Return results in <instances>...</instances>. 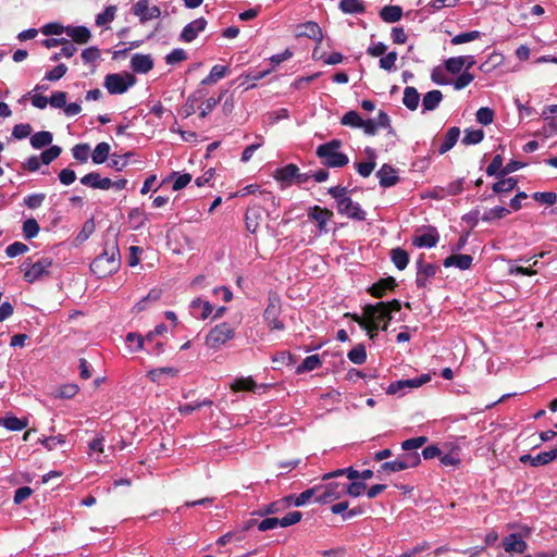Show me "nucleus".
Masks as SVG:
<instances>
[{
    "mask_svg": "<svg viewBox=\"0 0 557 557\" xmlns=\"http://www.w3.org/2000/svg\"><path fill=\"white\" fill-rule=\"evenodd\" d=\"M401 308L400 301H380L375 305H367L363 308V317L355 318L356 322L368 332L370 338H374L382 324V330H387L392 320V313L398 312Z\"/></svg>",
    "mask_w": 557,
    "mask_h": 557,
    "instance_id": "nucleus-1",
    "label": "nucleus"
},
{
    "mask_svg": "<svg viewBox=\"0 0 557 557\" xmlns=\"http://www.w3.org/2000/svg\"><path fill=\"white\" fill-rule=\"evenodd\" d=\"M120 251L116 243L107 245L103 251L90 263V270L98 277L115 273L120 268Z\"/></svg>",
    "mask_w": 557,
    "mask_h": 557,
    "instance_id": "nucleus-2",
    "label": "nucleus"
},
{
    "mask_svg": "<svg viewBox=\"0 0 557 557\" xmlns=\"http://www.w3.org/2000/svg\"><path fill=\"white\" fill-rule=\"evenodd\" d=\"M342 141L333 139L329 143L320 145L317 148V154L323 159V163L331 168H342L348 163V157L339 151Z\"/></svg>",
    "mask_w": 557,
    "mask_h": 557,
    "instance_id": "nucleus-3",
    "label": "nucleus"
},
{
    "mask_svg": "<svg viewBox=\"0 0 557 557\" xmlns=\"http://www.w3.org/2000/svg\"><path fill=\"white\" fill-rule=\"evenodd\" d=\"M273 178L280 184L281 188H287L292 185H301L310 180L309 173H300L296 164L289 163L278 168L273 173Z\"/></svg>",
    "mask_w": 557,
    "mask_h": 557,
    "instance_id": "nucleus-4",
    "label": "nucleus"
},
{
    "mask_svg": "<svg viewBox=\"0 0 557 557\" xmlns=\"http://www.w3.org/2000/svg\"><path fill=\"white\" fill-rule=\"evenodd\" d=\"M235 335V329L227 322L215 325L207 334L205 344L208 348L216 350L231 341Z\"/></svg>",
    "mask_w": 557,
    "mask_h": 557,
    "instance_id": "nucleus-5",
    "label": "nucleus"
},
{
    "mask_svg": "<svg viewBox=\"0 0 557 557\" xmlns=\"http://www.w3.org/2000/svg\"><path fill=\"white\" fill-rule=\"evenodd\" d=\"M135 77L129 73L108 74L104 77V87L111 95H121L135 84Z\"/></svg>",
    "mask_w": 557,
    "mask_h": 557,
    "instance_id": "nucleus-6",
    "label": "nucleus"
},
{
    "mask_svg": "<svg viewBox=\"0 0 557 557\" xmlns=\"http://www.w3.org/2000/svg\"><path fill=\"white\" fill-rule=\"evenodd\" d=\"M421 459L418 453H408L399 456L393 461H386L381 465L379 472L391 473L417 467Z\"/></svg>",
    "mask_w": 557,
    "mask_h": 557,
    "instance_id": "nucleus-7",
    "label": "nucleus"
},
{
    "mask_svg": "<svg viewBox=\"0 0 557 557\" xmlns=\"http://www.w3.org/2000/svg\"><path fill=\"white\" fill-rule=\"evenodd\" d=\"M51 265L52 260L50 258H41L33 264L24 262L22 265V271L24 272L25 281L28 283H34L42 278L49 274V268Z\"/></svg>",
    "mask_w": 557,
    "mask_h": 557,
    "instance_id": "nucleus-8",
    "label": "nucleus"
},
{
    "mask_svg": "<svg viewBox=\"0 0 557 557\" xmlns=\"http://www.w3.org/2000/svg\"><path fill=\"white\" fill-rule=\"evenodd\" d=\"M281 306L276 298H270L268 306L263 312L264 322L270 331H284L285 324L280 319Z\"/></svg>",
    "mask_w": 557,
    "mask_h": 557,
    "instance_id": "nucleus-9",
    "label": "nucleus"
},
{
    "mask_svg": "<svg viewBox=\"0 0 557 557\" xmlns=\"http://www.w3.org/2000/svg\"><path fill=\"white\" fill-rule=\"evenodd\" d=\"M319 488L318 503L327 504L339 499L345 495V483L330 481L325 484H318Z\"/></svg>",
    "mask_w": 557,
    "mask_h": 557,
    "instance_id": "nucleus-10",
    "label": "nucleus"
},
{
    "mask_svg": "<svg viewBox=\"0 0 557 557\" xmlns=\"http://www.w3.org/2000/svg\"><path fill=\"white\" fill-rule=\"evenodd\" d=\"M132 13L138 17L141 24L159 18L161 10L158 5H151L149 0H138L132 5Z\"/></svg>",
    "mask_w": 557,
    "mask_h": 557,
    "instance_id": "nucleus-11",
    "label": "nucleus"
},
{
    "mask_svg": "<svg viewBox=\"0 0 557 557\" xmlns=\"http://www.w3.org/2000/svg\"><path fill=\"white\" fill-rule=\"evenodd\" d=\"M438 268L433 263H425L422 259L417 261L416 284L418 288H426L437 273Z\"/></svg>",
    "mask_w": 557,
    "mask_h": 557,
    "instance_id": "nucleus-12",
    "label": "nucleus"
},
{
    "mask_svg": "<svg viewBox=\"0 0 557 557\" xmlns=\"http://www.w3.org/2000/svg\"><path fill=\"white\" fill-rule=\"evenodd\" d=\"M207 20L205 17H198L187 25H185L178 36L180 41L182 42H193L200 33H202L207 27Z\"/></svg>",
    "mask_w": 557,
    "mask_h": 557,
    "instance_id": "nucleus-13",
    "label": "nucleus"
},
{
    "mask_svg": "<svg viewBox=\"0 0 557 557\" xmlns=\"http://www.w3.org/2000/svg\"><path fill=\"white\" fill-rule=\"evenodd\" d=\"M337 210L341 214H344L349 219L357 221L366 220V211L362 210L358 202L352 201L350 197L341 199Z\"/></svg>",
    "mask_w": 557,
    "mask_h": 557,
    "instance_id": "nucleus-14",
    "label": "nucleus"
},
{
    "mask_svg": "<svg viewBox=\"0 0 557 557\" xmlns=\"http://www.w3.org/2000/svg\"><path fill=\"white\" fill-rule=\"evenodd\" d=\"M503 547L510 555L523 554L528 549V544L520 533H511L504 537Z\"/></svg>",
    "mask_w": 557,
    "mask_h": 557,
    "instance_id": "nucleus-15",
    "label": "nucleus"
},
{
    "mask_svg": "<svg viewBox=\"0 0 557 557\" xmlns=\"http://www.w3.org/2000/svg\"><path fill=\"white\" fill-rule=\"evenodd\" d=\"M332 216V211L325 208H321L319 206H313L309 208L308 211V218L318 224V230L320 234L327 232L326 224Z\"/></svg>",
    "mask_w": 557,
    "mask_h": 557,
    "instance_id": "nucleus-16",
    "label": "nucleus"
},
{
    "mask_svg": "<svg viewBox=\"0 0 557 557\" xmlns=\"http://www.w3.org/2000/svg\"><path fill=\"white\" fill-rule=\"evenodd\" d=\"M319 488L320 487H317V485H314L313 487L304 491L297 496L288 495L282 499V503H284L285 506L294 505L296 507H301L306 505L311 498H314V502L318 503Z\"/></svg>",
    "mask_w": 557,
    "mask_h": 557,
    "instance_id": "nucleus-17",
    "label": "nucleus"
},
{
    "mask_svg": "<svg viewBox=\"0 0 557 557\" xmlns=\"http://www.w3.org/2000/svg\"><path fill=\"white\" fill-rule=\"evenodd\" d=\"M430 380L429 375H422L417 379H409V380H399L397 382L392 383L388 388V394H397L406 388H416L420 387L424 383H426Z\"/></svg>",
    "mask_w": 557,
    "mask_h": 557,
    "instance_id": "nucleus-18",
    "label": "nucleus"
},
{
    "mask_svg": "<svg viewBox=\"0 0 557 557\" xmlns=\"http://www.w3.org/2000/svg\"><path fill=\"white\" fill-rule=\"evenodd\" d=\"M131 67L134 72L146 74L153 67L150 54L135 53L131 59Z\"/></svg>",
    "mask_w": 557,
    "mask_h": 557,
    "instance_id": "nucleus-19",
    "label": "nucleus"
},
{
    "mask_svg": "<svg viewBox=\"0 0 557 557\" xmlns=\"http://www.w3.org/2000/svg\"><path fill=\"white\" fill-rule=\"evenodd\" d=\"M190 314L199 320H206L212 313V306L208 300H203L201 298H196L191 301L190 306Z\"/></svg>",
    "mask_w": 557,
    "mask_h": 557,
    "instance_id": "nucleus-20",
    "label": "nucleus"
},
{
    "mask_svg": "<svg viewBox=\"0 0 557 557\" xmlns=\"http://www.w3.org/2000/svg\"><path fill=\"white\" fill-rule=\"evenodd\" d=\"M81 183L85 186L96 188V189H101V190L110 189V178L101 177L100 174L97 172H90V173L84 175L81 178Z\"/></svg>",
    "mask_w": 557,
    "mask_h": 557,
    "instance_id": "nucleus-21",
    "label": "nucleus"
},
{
    "mask_svg": "<svg viewBox=\"0 0 557 557\" xmlns=\"http://www.w3.org/2000/svg\"><path fill=\"white\" fill-rule=\"evenodd\" d=\"M473 258L470 255L453 253L444 259L445 268L455 267L459 270H468L472 265Z\"/></svg>",
    "mask_w": 557,
    "mask_h": 557,
    "instance_id": "nucleus-22",
    "label": "nucleus"
},
{
    "mask_svg": "<svg viewBox=\"0 0 557 557\" xmlns=\"http://www.w3.org/2000/svg\"><path fill=\"white\" fill-rule=\"evenodd\" d=\"M438 239L440 235L437 231L431 227L428 232L414 236L412 243L420 248H432L436 246Z\"/></svg>",
    "mask_w": 557,
    "mask_h": 557,
    "instance_id": "nucleus-23",
    "label": "nucleus"
},
{
    "mask_svg": "<svg viewBox=\"0 0 557 557\" xmlns=\"http://www.w3.org/2000/svg\"><path fill=\"white\" fill-rule=\"evenodd\" d=\"M376 176L379 177L380 185L382 187L394 186L399 180L396 174V170L388 164L382 165V168L377 171Z\"/></svg>",
    "mask_w": 557,
    "mask_h": 557,
    "instance_id": "nucleus-24",
    "label": "nucleus"
},
{
    "mask_svg": "<svg viewBox=\"0 0 557 557\" xmlns=\"http://www.w3.org/2000/svg\"><path fill=\"white\" fill-rule=\"evenodd\" d=\"M65 34L77 44H86L91 37L90 30L85 26H67Z\"/></svg>",
    "mask_w": 557,
    "mask_h": 557,
    "instance_id": "nucleus-25",
    "label": "nucleus"
},
{
    "mask_svg": "<svg viewBox=\"0 0 557 557\" xmlns=\"http://www.w3.org/2000/svg\"><path fill=\"white\" fill-rule=\"evenodd\" d=\"M443 100V94L441 90L434 89L426 92L422 99V111L435 110Z\"/></svg>",
    "mask_w": 557,
    "mask_h": 557,
    "instance_id": "nucleus-26",
    "label": "nucleus"
},
{
    "mask_svg": "<svg viewBox=\"0 0 557 557\" xmlns=\"http://www.w3.org/2000/svg\"><path fill=\"white\" fill-rule=\"evenodd\" d=\"M262 221V210L260 208H249L246 212V228L250 233H256Z\"/></svg>",
    "mask_w": 557,
    "mask_h": 557,
    "instance_id": "nucleus-27",
    "label": "nucleus"
},
{
    "mask_svg": "<svg viewBox=\"0 0 557 557\" xmlns=\"http://www.w3.org/2000/svg\"><path fill=\"white\" fill-rule=\"evenodd\" d=\"M459 135H460V131L458 127H456V126L450 127L447 131L442 145L438 148L440 154H444L447 151H449L456 145V143L459 138Z\"/></svg>",
    "mask_w": 557,
    "mask_h": 557,
    "instance_id": "nucleus-28",
    "label": "nucleus"
},
{
    "mask_svg": "<svg viewBox=\"0 0 557 557\" xmlns=\"http://www.w3.org/2000/svg\"><path fill=\"white\" fill-rule=\"evenodd\" d=\"M395 285V280L393 277H387L380 280L377 283L373 284L369 288V292L373 297L381 298L384 296L386 290L393 289Z\"/></svg>",
    "mask_w": 557,
    "mask_h": 557,
    "instance_id": "nucleus-29",
    "label": "nucleus"
},
{
    "mask_svg": "<svg viewBox=\"0 0 557 557\" xmlns=\"http://www.w3.org/2000/svg\"><path fill=\"white\" fill-rule=\"evenodd\" d=\"M104 451V437L97 435L88 444V455L92 457L97 462H101V455Z\"/></svg>",
    "mask_w": 557,
    "mask_h": 557,
    "instance_id": "nucleus-30",
    "label": "nucleus"
},
{
    "mask_svg": "<svg viewBox=\"0 0 557 557\" xmlns=\"http://www.w3.org/2000/svg\"><path fill=\"white\" fill-rule=\"evenodd\" d=\"M366 153L368 154L370 160L368 162H359L356 164V169L362 177L370 176V174L373 172V170L375 169V165H376L375 161H374V159H375L374 150L371 148H367Z\"/></svg>",
    "mask_w": 557,
    "mask_h": 557,
    "instance_id": "nucleus-31",
    "label": "nucleus"
},
{
    "mask_svg": "<svg viewBox=\"0 0 557 557\" xmlns=\"http://www.w3.org/2000/svg\"><path fill=\"white\" fill-rule=\"evenodd\" d=\"M420 102V95L414 87H406L404 90L403 103L411 111L418 109Z\"/></svg>",
    "mask_w": 557,
    "mask_h": 557,
    "instance_id": "nucleus-32",
    "label": "nucleus"
},
{
    "mask_svg": "<svg viewBox=\"0 0 557 557\" xmlns=\"http://www.w3.org/2000/svg\"><path fill=\"white\" fill-rule=\"evenodd\" d=\"M380 16L386 23H395L401 18L403 9L399 5H385L380 11Z\"/></svg>",
    "mask_w": 557,
    "mask_h": 557,
    "instance_id": "nucleus-33",
    "label": "nucleus"
},
{
    "mask_svg": "<svg viewBox=\"0 0 557 557\" xmlns=\"http://www.w3.org/2000/svg\"><path fill=\"white\" fill-rule=\"evenodd\" d=\"M0 425H3L9 431H22L28 425V421L14 416H8L0 419Z\"/></svg>",
    "mask_w": 557,
    "mask_h": 557,
    "instance_id": "nucleus-34",
    "label": "nucleus"
},
{
    "mask_svg": "<svg viewBox=\"0 0 557 557\" xmlns=\"http://www.w3.org/2000/svg\"><path fill=\"white\" fill-rule=\"evenodd\" d=\"M322 364V360L319 355H311L304 359V361L297 367L296 373L301 374L318 369Z\"/></svg>",
    "mask_w": 557,
    "mask_h": 557,
    "instance_id": "nucleus-35",
    "label": "nucleus"
},
{
    "mask_svg": "<svg viewBox=\"0 0 557 557\" xmlns=\"http://www.w3.org/2000/svg\"><path fill=\"white\" fill-rule=\"evenodd\" d=\"M339 9L347 14H358L363 13L366 7L362 0H342Z\"/></svg>",
    "mask_w": 557,
    "mask_h": 557,
    "instance_id": "nucleus-36",
    "label": "nucleus"
},
{
    "mask_svg": "<svg viewBox=\"0 0 557 557\" xmlns=\"http://www.w3.org/2000/svg\"><path fill=\"white\" fill-rule=\"evenodd\" d=\"M52 138L53 137L50 132H37L30 137V145L35 149H41L46 146H49L52 143Z\"/></svg>",
    "mask_w": 557,
    "mask_h": 557,
    "instance_id": "nucleus-37",
    "label": "nucleus"
},
{
    "mask_svg": "<svg viewBox=\"0 0 557 557\" xmlns=\"http://www.w3.org/2000/svg\"><path fill=\"white\" fill-rule=\"evenodd\" d=\"M110 145L108 143H99L91 153V160L95 164H101L107 161L110 154Z\"/></svg>",
    "mask_w": 557,
    "mask_h": 557,
    "instance_id": "nucleus-38",
    "label": "nucleus"
},
{
    "mask_svg": "<svg viewBox=\"0 0 557 557\" xmlns=\"http://www.w3.org/2000/svg\"><path fill=\"white\" fill-rule=\"evenodd\" d=\"M391 258L393 263L398 270H405L409 262V256L407 251L401 248H394L391 251Z\"/></svg>",
    "mask_w": 557,
    "mask_h": 557,
    "instance_id": "nucleus-39",
    "label": "nucleus"
},
{
    "mask_svg": "<svg viewBox=\"0 0 557 557\" xmlns=\"http://www.w3.org/2000/svg\"><path fill=\"white\" fill-rule=\"evenodd\" d=\"M125 342L127 343L131 352L139 351L144 349L145 346V338L135 332L127 333Z\"/></svg>",
    "mask_w": 557,
    "mask_h": 557,
    "instance_id": "nucleus-40",
    "label": "nucleus"
},
{
    "mask_svg": "<svg viewBox=\"0 0 557 557\" xmlns=\"http://www.w3.org/2000/svg\"><path fill=\"white\" fill-rule=\"evenodd\" d=\"M557 459V447L548 451H542L532 459V467L545 466Z\"/></svg>",
    "mask_w": 557,
    "mask_h": 557,
    "instance_id": "nucleus-41",
    "label": "nucleus"
},
{
    "mask_svg": "<svg viewBox=\"0 0 557 557\" xmlns=\"http://www.w3.org/2000/svg\"><path fill=\"white\" fill-rule=\"evenodd\" d=\"M226 73H227L226 66L216 64L211 69L209 75L202 79L201 84L202 85L214 84L219 79L223 78L226 75Z\"/></svg>",
    "mask_w": 557,
    "mask_h": 557,
    "instance_id": "nucleus-42",
    "label": "nucleus"
},
{
    "mask_svg": "<svg viewBox=\"0 0 557 557\" xmlns=\"http://www.w3.org/2000/svg\"><path fill=\"white\" fill-rule=\"evenodd\" d=\"M255 387H256V383L251 376L237 377L231 384V388L234 392L253 391Z\"/></svg>",
    "mask_w": 557,
    "mask_h": 557,
    "instance_id": "nucleus-43",
    "label": "nucleus"
},
{
    "mask_svg": "<svg viewBox=\"0 0 557 557\" xmlns=\"http://www.w3.org/2000/svg\"><path fill=\"white\" fill-rule=\"evenodd\" d=\"M362 120L363 119L357 111H348L342 116L341 123L352 128H360V125H362Z\"/></svg>",
    "mask_w": 557,
    "mask_h": 557,
    "instance_id": "nucleus-44",
    "label": "nucleus"
},
{
    "mask_svg": "<svg viewBox=\"0 0 557 557\" xmlns=\"http://www.w3.org/2000/svg\"><path fill=\"white\" fill-rule=\"evenodd\" d=\"M116 13V8L114 5L107 7L101 13H99L96 16V25L97 26H104L109 23H111Z\"/></svg>",
    "mask_w": 557,
    "mask_h": 557,
    "instance_id": "nucleus-45",
    "label": "nucleus"
},
{
    "mask_svg": "<svg viewBox=\"0 0 557 557\" xmlns=\"http://www.w3.org/2000/svg\"><path fill=\"white\" fill-rule=\"evenodd\" d=\"M161 297L160 289H151L146 297L140 299L136 305L135 309L137 312L144 311L147 309L149 302L158 301Z\"/></svg>",
    "mask_w": 557,
    "mask_h": 557,
    "instance_id": "nucleus-46",
    "label": "nucleus"
},
{
    "mask_svg": "<svg viewBox=\"0 0 557 557\" xmlns=\"http://www.w3.org/2000/svg\"><path fill=\"white\" fill-rule=\"evenodd\" d=\"M517 185V180L513 177L503 178L493 185V191L496 194L509 193Z\"/></svg>",
    "mask_w": 557,
    "mask_h": 557,
    "instance_id": "nucleus-47",
    "label": "nucleus"
},
{
    "mask_svg": "<svg viewBox=\"0 0 557 557\" xmlns=\"http://www.w3.org/2000/svg\"><path fill=\"white\" fill-rule=\"evenodd\" d=\"M348 359L355 363V364H362L367 359V352L363 345H357L355 346L349 352H348Z\"/></svg>",
    "mask_w": 557,
    "mask_h": 557,
    "instance_id": "nucleus-48",
    "label": "nucleus"
},
{
    "mask_svg": "<svg viewBox=\"0 0 557 557\" xmlns=\"http://www.w3.org/2000/svg\"><path fill=\"white\" fill-rule=\"evenodd\" d=\"M39 230V224L35 219H28L23 223V234L26 239L36 237Z\"/></svg>",
    "mask_w": 557,
    "mask_h": 557,
    "instance_id": "nucleus-49",
    "label": "nucleus"
},
{
    "mask_svg": "<svg viewBox=\"0 0 557 557\" xmlns=\"http://www.w3.org/2000/svg\"><path fill=\"white\" fill-rule=\"evenodd\" d=\"M480 37L481 33L479 30H471L468 33H461L454 36L450 41L453 45H461L479 39Z\"/></svg>",
    "mask_w": 557,
    "mask_h": 557,
    "instance_id": "nucleus-50",
    "label": "nucleus"
},
{
    "mask_svg": "<svg viewBox=\"0 0 557 557\" xmlns=\"http://www.w3.org/2000/svg\"><path fill=\"white\" fill-rule=\"evenodd\" d=\"M343 474H346L349 480H354V479L359 478L360 472H358L357 470L352 469L351 467L350 468H345V469H338L336 471L325 473L323 475V480L327 481V480H331L333 478H337V476L343 475Z\"/></svg>",
    "mask_w": 557,
    "mask_h": 557,
    "instance_id": "nucleus-51",
    "label": "nucleus"
},
{
    "mask_svg": "<svg viewBox=\"0 0 557 557\" xmlns=\"http://www.w3.org/2000/svg\"><path fill=\"white\" fill-rule=\"evenodd\" d=\"M509 212L510 211L505 207H494L483 214L482 220L485 222H490L495 219H502L508 215Z\"/></svg>",
    "mask_w": 557,
    "mask_h": 557,
    "instance_id": "nucleus-52",
    "label": "nucleus"
},
{
    "mask_svg": "<svg viewBox=\"0 0 557 557\" xmlns=\"http://www.w3.org/2000/svg\"><path fill=\"white\" fill-rule=\"evenodd\" d=\"M374 121H376L377 123V128L379 127H385V128H388V136L391 137L392 141L394 143V139L396 137V134H395V131L392 128L391 126V120H389V116L384 112V111H380L376 119H373Z\"/></svg>",
    "mask_w": 557,
    "mask_h": 557,
    "instance_id": "nucleus-53",
    "label": "nucleus"
},
{
    "mask_svg": "<svg viewBox=\"0 0 557 557\" xmlns=\"http://www.w3.org/2000/svg\"><path fill=\"white\" fill-rule=\"evenodd\" d=\"M61 152H62L61 147L51 146L50 148L42 151L41 154L39 156V158H40L42 164H49L53 160H55L61 154Z\"/></svg>",
    "mask_w": 557,
    "mask_h": 557,
    "instance_id": "nucleus-54",
    "label": "nucleus"
},
{
    "mask_svg": "<svg viewBox=\"0 0 557 557\" xmlns=\"http://www.w3.org/2000/svg\"><path fill=\"white\" fill-rule=\"evenodd\" d=\"M89 150H90L89 145L78 144L73 147L72 153H73L74 159L84 163L88 160Z\"/></svg>",
    "mask_w": 557,
    "mask_h": 557,
    "instance_id": "nucleus-55",
    "label": "nucleus"
},
{
    "mask_svg": "<svg viewBox=\"0 0 557 557\" xmlns=\"http://www.w3.org/2000/svg\"><path fill=\"white\" fill-rule=\"evenodd\" d=\"M426 441L428 438L425 436L409 438L401 443V448L406 451L417 450L421 448Z\"/></svg>",
    "mask_w": 557,
    "mask_h": 557,
    "instance_id": "nucleus-56",
    "label": "nucleus"
},
{
    "mask_svg": "<svg viewBox=\"0 0 557 557\" xmlns=\"http://www.w3.org/2000/svg\"><path fill=\"white\" fill-rule=\"evenodd\" d=\"M484 133L482 129H468L466 131L462 143L466 145H475L482 141Z\"/></svg>",
    "mask_w": 557,
    "mask_h": 557,
    "instance_id": "nucleus-57",
    "label": "nucleus"
},
{
    "mask_svg": "<svg viewBox=\"0 0 557 557\" xmlns=\"http://www.w3.org/2000/svg\"><path fill=\"white\" fill-rule=\"evenodd\" d=\"M187 59V53L182 48L173 49L169 54L165 57V62L170 65L177 64L184 60Z\"/></svg>",
    "mask_w": 557,
    "mask_h": 557,
    "instance_id": "nucleus-58",
    "label": "nucleus"
},
{
    "mask_svg": "<svg viewBox=\"0 0 557 557\" xmlns=\"http://www.w3.org/2000/svg\"><path fill=\"white\" fill-rule=\"evenodd\" d=\"M257 138H258L257 143L251 144L244 149L242 157H240V161L243 163H247L252 158L255 151L263 146V143H264L263 138L261 136H258Z\"/></svg>",
    "mask_w": 557,
    "mask_h": 557,
    "instance_id": "nucleus-59",
    "label": "nucleus"
},
{
    "mask_svg": "<svg viewBox=\"0 0 557 557\" xmlns=\"http://www.w3.org/2000/svg\"><path fill=\"white\" fill-rule=\"evenodd\" d=\"M463 62H462V59H461V55L460 57H453V58H449L445 61V69L447 72L451 73V74H458L461 72V70L463 69Z\"/></svg>",
    "mask_w": 557,
    "mask_h": 557,
    "instance_id": "nucleus-60",
    "label": "nucleus"
},
{
    "mask_svg": "<svg viewBox=\"0 0 557 557\" xmlns=\"http://www.w3.org/2000/svg\"><path fill=\"white\" fill-rule=\"evenodd\" d=\"M494 120V112L492 109L483 107L476 111V121L482 125H490Z\"/></svg>",
    "mask_w": 557,
    "mask_h": 557,
    "instance_id": "nucleus-61",
    "label": "nucleus"
},
{
    "mask_svg": "<svg viewBox=\"0 0 557 557\" xmlns=\"http://www.w3.org/2000/svg\"><path fill=\"white\" fill-rule=\"evenodd\" d=\"M473 79L474 76L471 73L465 71L453 82L454 89L461 90L466 88L470 83H472Z\"/></svg>",
    "mask_w": 557,
    "mask_h": 557,
    "instance_id": "nucleus-62",
    "label": "nucleus"
},
{
    "mask_svg": "<svg viewBox=\"0 0 557 557\" xmlns=\"http://www.w3.org/2000/svg\"><path fill=\"white\" fill-rule=\"evenodd\" d=\"M67 72V66L63 63L57 65L51 71L47 72L45 78L50 82H55L62 78Z\"/></svg>",
    "mask_w": 557,
    "mask_h": 557,
    "instance_id": "nucleus-63",
    "label": "nucleus"
},
{
    "mask_svg": "<svg viewBox=\"0 0 557 557\" xmlns=\"http://www.w3.org/2000/svg\"><path fill=\"white\" fill-rule=\"evenodd\" d=\"M46 199V195L42 193L39 194H30L24 198V203L29 209L39 208Z\"/></svg>",
    "mask_w": 557,
    "mask_h": 557,
    "instance_id": "nucleus-64",
    "label": "nucleus"
}]
</instances>
